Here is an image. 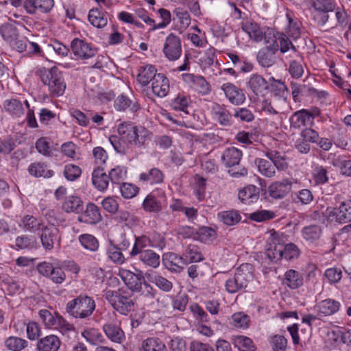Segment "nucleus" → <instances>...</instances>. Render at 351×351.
Masks as SVG:
<instances>
[{
    "label": "nucleus",
    "mask_w": 351,
    "mask_h": 351,
    "mask_svg": "<svg viewBox=\"0 0 351 351\" xmlns=\"http://www.w3.org/2000/svg\"><path fill=\"white\" fill-rule=\"evenodd\" d=\"M117 131L123 141L121 143L117 136H111L109 141L114 150L120 154H130L132 148L130 145L141 147L147 145L152 138V132L143 126H137L132 122H124L119 125Z\"/></svg>",
    "instance_id": "1"
},
{
    "label": "nucleus",
    "mask_w": 351,
    "mask_h": 351,
    "mask_svg": "<svg viewBox=\"0 0 351 351\" xmlns=\"http://www.w3.org/2000/svg\"><path fill=\"white\" fill-rule=\"evenodd\" d=\"M264 155L269 159L268 161L263 158L255 160L258 171L261 174L267 178H272L276 174V169L283 171L288 167L286 156L276 150L267 149Z\"/></svg>",
    "instance_id": "2"
},
{
    "label": "nucleus",
    "mask_w": 351,
    "mask_h": 351,
    "mask_svg": "<svg viewBox=\"0 0 351 351\" xmlns=\"http://www.w3.org/2000/svg\"><path fill=\"white\" fill-rule=\"evenodd\" d=\"M38 314L45 328L58 330L69 339L76 336L77 331L73 324L69 323L59 313L52 314L47 309H41Z\"/></svg>",
    "instance_id": "3"
},
{
    "label": "nucleus",
    "mask_w": 351,
    "mask_h": 351,
    "mask_svg": "<svg viewBox=\"0 0 351 351\" xmlns=\"http://www.w3.org/2000/svg\"><path fill=\"white\" fill-rule=\"evenodd\" d=\"M253 267L251 264L241 265L225 282V289L229 293H235L245 289L253 280Z\"/></svg>",
    "instance_id": "4"
},
{
    "label": "nucleus",
    "mask_w": 351,
    "mask_h": 351,
    "mask_svg": "<svg viewBox=\"0 0 351 351\" xmlns=\"http://www.w3.org/2000/svg\"><path fill=\"white\" fill-rule=\"evenodd\" d=\"M40 80L48 87L50 95L53 97L62 96L66 90V82L62 71L53 66L41 72Z\"/></svg>",
    "instance_id": "5"
},
{
    "label": "nucleus",
    "mask_w": 351,
    "mask_h": 351,
    "mask_svg": "<svg viewBox=\"0 0 351 351\" xmlns=\"http://www.w3.org/2000/svg\"><path fill=\"white\" fill-rule=\"evenodd\" d=\"M95 308L94 300L85 295H80L68 302L66 311L75 318L85 319L90 316Z\"/></svg>",
    "instance_id": "6"
},
{
    "label": "nucleus",
    "mask_w": 351,
    "mask_h": 351,
    "mask_svg": "<svg viewBox=\"0 0 351 351\" xmlns=\"http://www.w3.org/2000/svg\"><path fill=\"white\" fill-rule=\"evenodd\" d=\"M165 191L156 188L148 193L142 203V208L146 213L158 214L167 204Z\"/></svg>",
    "instance_id": "7"
},
{
    "label": "nucleus",
    "mask_w": 351,
    "mask_h": 351,
    "mask_svg": "<svg viewBox=\"0 0 351 351\" xmlns=\"http://www.w3.org/2000/svg\"><path fill=\"white\" fill-rule=\"evenodd\" d=\"M104 298L112 308L122 315H128L133 310L134 302L128 296L121 295L117 291L107 290Z\"/></svg>",
    "instance_id": "8"
},
{
    "label": "nucleus",
    "mask_w": 351,
    "mask_h": 351,
    "mask_svg": "<svg viewBox=\"0 0 351 351\" xmlns=\"http://www.w3.org/2000/svg\"><path fill=\"white\" fill-rule=\"evenodd\" d=\"M165 246V240L160 234H155L153 238L147 235L135 237V242L130 252L131 257H135L141 252L145 251L147 247L162 249Z\"/></svg>",
    "instance_id": "9"
},
{
    "label": "nucleus",
    "mask_w": 351,
    "mask_h": 351,
    "mask_svg": "<svg viewBox=\"0 0 351 351\" xmlns=\"http://www.w3.org/2000/svg\"><path fill=\"white\" fill-rule=\"evenodd\" d=\"M162 53L169 61L175 62L179 60L182 53L180 36L173 33L169 34L165 39Z\"/></svg>",
    "instance_id": "10"
},
{
    "label": "nucleus",
    "mask_w": 351,
    "mask_h": 351,
    "mask_svg": "<svg viewBox=\"0 0 351 351\" xmlns=\"http://www.w3.org/2000/svg\"><path fill=\"white\" fill-rule=\"evenodd\" d=\"M241 29L252 41L260 43L265 40L266 44H269V40L267 38L268 27H261L258 23L252 21H246L241 23Z\"/></svg>",
    "instance_id": "11"
},
{
    "label": "nucleus",
    "mask_w": 351,
    "mask_h": 351,
    "mask_svg": "<svg viewBox=\"0 0 351 351\" xmlns=\"http://www.w3.org/2000/svg\"><path fill=\"white\" fill-rule=\"evenodd\" d=\"M54 5V0H25L24 10L27 14L38 16L49 14Z\"/></svg>",
    "instance_id": "12"
},
{
    "label": "nucleus",
    "mask_w": 351,
    "mask_h": 351,
    "mask_svg": "<svg viewBox=\"0 0 351 351\" xmlns=\"http://www.w3.org/2000/svg\"><path fill=\"white\" fill-rule=\"evenodd\" d=\"M247 87L257 99L263 98L267 93L269 85L261 75L258 73L252 74L247 81Z\"/></svg>",
    "instance_id": "13"
},
{
    "label": "nucleus",
    "mask_w": 351,
    "mask_h": 351,
    "mask_svg": "<svg viewBox=\"0 0 351 351\" xmlns=\"http://www.w3.org/2000/svg\"><path fill=\"white\" fill-rule=\"evenodd\" d=\"M71 49L76 59L80 60L91 58L97 53L96 47L79 38H74L71 41Z\"/></svg>",
    "instance_id": "14"
},
{
    "label": "nucleus",
    "mask_w": 351,
    "mask_h": 351,
    "mask_svg": "<svg viewBox=\"0 0 351 351\" xmlns=\"http://www.w3.org/2000/svg\"><path fill=\"white\" fill-rule=\"evenodd\" d=\"M228 101L234 106H241L245 101L244 90L232 83H225L221 87Z\"/></svg>",
    "instance_id": "15"
},
{
    "label": "nucleus",
    "mask_w": 351,
    "mask_h": 351,
    "mask_svg": "<svg viewBox=\"0 0 351 351\" xmlns=\"http://www.w3.org/2000/svg\"><path fill=\"white\" fill-rule=\"evenodd\" d=\"M45 225L46 223L42 218L32 215H25L21 217L19 224L24 232L33 234H40Z\"/></svg>",
    "instance_id": "16"
},
{
    "label": "nucleus",
    "mask_w": 351,
    "mask_h": 351,
    "mask_svg": "<svg viewBox=\"0 0 351 351\" xmlns=\"http://www.w3.org/2000/svg\"><path fill=\"white\" fill-rule=\"evenodd\" d=\"M266 45L265 47L257 52L256 60L262 67L268 68L275 64V54L278 51V47L276 45H270V43Z\"/></svg>",
    "instance_id": "17"
},
{
    "label": "nucleus",
    "mask_w": 351,
    "mask_h": 351,
    "mask_svg": "<svg viewBox=\"0 0 351 351\" xmlns=\"http://www.w3.org/2000/svg\"><path fill=\"white\" fill-rule=\"evenodd\" d=\"M58 230L52 225L46 224L40 230L39 238L43 247L46 251H51L58 239Z\"/></svg>",
    "instance_id": "18"
},
{
    "label": "nucleus",
    "mask_w": 351,
    "mask_h": 351,
    "mask_svg": "<svg viewBox=\"0 0 351 351\" xmlns=\"http://www.w3.org/2000/svg\"><path fill=\"white\" fill-rule=\"evenodd\" d=\"M323 226L318 223H310L301 230L302 238L308 244H316L323 234Z\"/></svg>",
    "instance_id": "19"
},
{
    "label": "nucleus",
    "mask_w": 351,
    "mask_h": 351,
    "mask_svg": "<svg viewBox=\"0 0 351 351\" xmlns=\"http://www.w3.org/2000/svg\"><path fill=\"white\" fill-rule=\"evenodd\" d=\"M78 221L89 225L97 224L101 220L99 207L93 203H88L85 210L77 217Z\"/></svg>",
    "instance_id": "20"
},
{
    "label": "nucleus",
    "mask_w": 351,
    "mask_h": 351,
    "mask_svg": "<svg viewBox=\"0 0 351 351\" xmlns=\"http://www.w3.org/2000/svg\"><path fill=\"white\" fill-rule=\"evenodd\" d=\"M165 178V173L162 170L153 167L141 173L138 176V180L143 184L153 186L163 183Z\"/></svg>",
    "instance_id": "21"
},
{
    "label": "nucleus",
    "mask_w": 351,
    "mask_h": 351,
    "mask_svg": "<svg viewBox=\"0 0 351 351\" xmlns=\"http://www.w3.org/2000/svg\"><path fill=\"white\" fill-rule=\"evenodd\" d=\"M292 188V182L288 179L276 181L268 189L269 195L274 199H282L286 197Z\"/></svg>",
    "instance_id": "22"
},
{
    "label": "nucleus",
    "mask_w": 351,
    "mask_h": 351,
    "mask_svg": "<svg viewBox=\"0 0 351 351\" xmlns=\"http://www.w3.org/2000/svg\"><path fill=\"white\" fill-rule=\"evenodd\" d=\"M341 304L339 301L328 298L320 301L315 306V311L319 316H330L339 311Z\"/></svg>",
    "instance_id": "23"
},
{
    "label": "nucleus",
    "mask_w": 351,
    "mask_h": 351,
    "mask_svg": "<svg viewBox=\"0 0 351 351\" xmlns=\"http://www.w3.org/2000/svg\"><path fill=\"white\" fill-rule=\"evenodd\" d=\"M211 112L213 119L221 125L230 126L232 125V115L226 106L215 103L212 106Z\"/></svg>",
    "instance_id": "24"
},
{
    "label": "nucleus",
    "mask_w": 351,
    "mask_h": 351,
    "mask_svg": "<svg viewBox=\"0 0 351 351\" xmlns=\"http://www.w3.org/2000/svg\"><path fill=\"white\" fill-rule=\"evenodd\" d=\"M169 80L163 73H158L152 82V93L158 97H165L169 92Z\"/></svg>",
    "instance_id": "25"
},
{
    "label": "nucleus",
    "mask_w": 351,
    "mask_h": 351,
    "mask_svg": "<svg viewBox=\"0 0 351 351\" xmlns=\"http://www.w3.org/2000/svg\"><path fill=\"white\" fill-rule=\"evenodd\" d=\"M260 189L255 185L250 184L240 189L238 193L239 199L245 204L256 202L259 199Z\"/></svg>",
    "instance_id": "26"
},
{
    "label": "nucleus",
    "mask_w": 351,
    "mask_h": 351,
    "mask_svg": "<svg viewBox=\"0 0 351 351\" xmlns=\"http://www.w3.org/2000/svg\"><path fill=\"white\" fill-rule=\"evenodd\" d=\"M103 330L107 337L112 342L122 343L125 335L121 328L115 323H107L103 326Z\"/></svg>",
    "instance_id": "27"
},
{
    "label": "nucleus",
    "mask_w": 351,
    "mask_h": 351,
    "mask_svg": "<svg viewBox=\"0 0 351 351\" xmlns=\"http://www.w3.org/2000/svg\"><path fill=\"white\" fill-rule=\"evenodd\" d=\"M109 176L107 175L104 168L97 167L92 173V182L94 186L99 191H105L109 185Z\"/></svg>",
    "instance_id": "28"
},
{
    "label": "nucleus",
    "mask_w": 351,
    "mask_h": 351,
    "mask_svg": "<svg viewBox=\"0 0 351 351\" xmlns=\"http://www.w3.org/2000/svg\"><path fill=\"white\" fill-rule=\"evenodd\" d=\"M289 56L293 60L289 61V72L293 77L298 79L304 73L302 56L298 50H293Z\"/></svg>",
    "instance_id": "29"
},
{
    "label": "nucleus",
    "mask_w": 351,
    "mask_h": 351,
    "mask_svg": "<svg viewBox=\"0 0 351 351\" xmlns=\"http://www.w3.org/2000/svg\"><path fill=\"white\" fill-rule=\"evenodd\" d=\"M60 345L61 341L58 336L49 335L38 341L37 350L38 351H58Z\"/></svg>",
    "instance_id": "30"
},
{
    "label": "nucleus",
    "mask_w": 351,
    "mask_h": 351,
    "mask_svg": "<svg viewBox=\"0 0 351 351\" xmlns=\"http://www.w3.org/2000/svg\"><path fill=\"white\" fill-rule=\"evenodd\" d=\"M119 274L125 284L133 292L135 291L141 290L142 288V279L143 278L142 276L136 275L134 273L126 269L120 271Z\"/></svg>",
    "instance_id": "31"
},
{
    "label": "nucleus",
    "mask_w": 351,
    "mask_h": 351,
    "mask_svg": "<svg viewBox=\"0 0 351 351\" xmlns=\"http://www.w3.org/2000/svg\"><path fill=\"white\" fill-rule=\"evenodd\" d=\"M242 156L243 154L240 149L234 147H230L223 151L221 160L226 167H231L239 164Z\"/></svg>",
    "instance_id": "32"
},
{
    "label": "nucleus",
    "mask_w": 351,
    "mask_h": 351,
    "mask_svg": "<svg viewBox=\"0 0 351 351\" xmlns=\"http://www.w3.org/2000/svg\"><path fill=\"white\" fill-rule=\"evenodd\" d=\"M156 75L158 73L155 66L147 64L139 68L137 80L143 86H145L152 82Z\"/></svg>",
    "instance_id": "33"
},
{
    "label": "nucleus",
    "mask_w": 351,
    "mask_h": 351,
    "mask_svg": "<svg viewBox=\"0 0 351 351\" xmlns=\"http://www.w3.org/2000/svg\"><path fill=\"white\" fill-rule=\"evenodd\" d=\"M3 107L5 110L12 117L20 118L25 113L22 101L16 98L5 99L3 102Z\"/></svg>",
    "instance_id": "34"
},
{
    "label": "nucleus",
    "mask_w": 351,
    "mask_h": 351,
    "mask_svg": "<svg viewBox=\"0 0 351 351\" xmlns=\"http://www.w3.org/2000/svg\"><path fill=\"white\" fill-rule=\"evenodd\" d=\"M204 259L198 247L195 245H189L185 249L182 256L180 257V262L184 265L201 261Z\"/></svg>",
    "instance_id": "35"
},
{
    "label": "nucleus",
    "mask_w": 351,
    "mask_h": 351,
    "mask_svg": "<svg viewBox=\"0 0 351 351\" xmlns=\"http://www.w3.org/2000/svg\"><path fill=\"white\" fill-rule=\"evenodd\" d=\"M291 128L300 129L311 123L308 110L302 109L295 112L289 118Z\"/></svg>",
    "instance_id": "36"
},
{
    "label": "nucleus",
    "mask_w": 351,
    "mask_h": 351,
    "mask_svg": "<svg viewBox=\"0 0 351 351\" xmlns=\"http://www.w3.org/2000/svg\"><path fill=\"white\" fill-rule=\"evenodd\" d=\"M28 172L31 176L36 178H49L54 175L53 170L49 169L46 164L40 162L30 164L28 167Z\"/></svg>",
    "instance_id": "37"
},
{
    "label": "nucleus",
    "mask_w": 351,
    "mask_h": 351,
    "mask_svg": "<svg viewBox=\"0 0 351 351\" xmlns=\"http://www.w3.org/2000/svg\"><path fill=\"white\" fill-rule=\"evenodd\" d=\"M274 37L275 38L274 42L273 43H270V45H277L280 53H285L288 51L291 50V54H293V50H297L295 47L293 45L285 34L282 32H277L274 34Z\"/></svg>",
    "instance_id": "38"
},
{
    "label": "nucleus",
    "mask_w": 351,
    "mask_h": 351,
    "mask_svg": "<svg viewBox=\"0 0 351 351\" xmlns=\"http://www.w3.org/2000/svg\"><path fill=\"white\" fill-rule=\"evenodd\" d=\"M83 202L77 195H69L65 197L62 202V208L67 213H78L82 210Z\"/></svg>",
    "instance_id": "39"
},
{
    "label": "nucleus",
    "mask_w": 351,
    "mask_h": 351,
    "mask_svg": "<svg viewBox=\"0 0 351 351\" xmlns=\"http://www.w3.org/2000/svg\"><path fill=\"white\" fill-rule=\"evenodd\" d=\"M88 20L93 26L97 28H103L108 24L106 13L99 8H93L89 11Z\"/></svg>",
    "instance_id": "40"
},
{
    "label": "nucleus",
    "mask_w": 351,
    "mask_h": 351,
    "mask_svg": "<svg viewBox=\"0 0 351 351\" xmlns=\"http://www.w3.org/2000/svg\"><path fill=\"white\" fill-rule=\"evenodd\" d=\"M269 83L271 90L274 95L282 101H286L287 97L289 95V90L285 82L279 80H276L274 77H271L269 80Z\"/></svg>",
    "instance_id": "41"
},
{
    "label": "nucleus",
    "mask_w": 351,
    "mask_h": 351,
    "mask_svg": "<svg viewBox=\"0 0 351 351\" xmlns=\"http://www.w3.org/2000/svg\"><path fill=\"white\" fill-rule=\"evenodd\" d=\"M138 259L146 266L157 268L160 265V256L152 250L141 252L137 254Z\"/></svg>",
    "instance_id": "42"
},
{
    "label": "nucleus",
    "mask_w": 351,
    "mask_h": 351,
    "mask_svg": "<svg viewBox=\"0 0 351 351\" xmlns=\"http://www.w3.org/2000/svg\"><path fill=\"white\" fill-rule=\"evenodd\" d=\"M145 277L150 282L155 284L156 286L163 291L169 292L172 289V282L156 272L147 273Z\"/></svg>",
    "instance_id": "43"
},
{
    "label": "nucleus",
    "mask_w": 351,
    "mask_h": 351,
    "mask_svg": "<svg viewBox=\"0 0 351 351\" xmlns=\"http://www.w3.org/2000/svg\"><path fill=\"white\" fill-rule=\"evenodd\" d=\"M302 275L294 269H289L285 274V283L291 289H297L303 285Z\"/></svg>",
    "instance_id": "44"
},
{
    "label": "nucleus",
    "mask_w": 351,
    "mask_h": 351,
    "mask_svg": "<svg viewBox=\"0 0 351 351\" xmlns=\"http://www.w3.org/2000/svg\"><path fill=\"white\" fill-rule=\"evenodd\" d=\"M191 104L190 96L184 93H179L171 101V106L175 110L182 111L185 114H189L187 110Z\"/></svg>",
    "instance_id": "45"
},
{
    "label": "nucleus",
    "mask_w": 351,
    "mask_h": 351,
    "mask_svg": "<svg viewBox=\"0 0 351 351\" xmlns=\"http://www.w3.org/2000/svg\"><path fill=\"white\" fill-rule=\"evenodd\" d=\"M141 351H167V348L159 338L149 337L143 341Z\"/></svg>",
    "instance_id": "46"
},
{
    "label": "nucleus",
    "mask_w": 351,
    "mask_h": 351,
    "mask_svg": "<svg viewBox=\"0 0 351 351\" xmlns=\"http://www.w3.org/2000/svg\"><path fill=\"white\" fill-rule=\"evenodd\" d=\"M286 17L288 21V25L286 29L287 33L289 37L295 40L298 38L301 34L300 23L289 12L286 14Z\"/></svg>",
    "instance_id": "47"
},
{
    "label": "nucleus",
    "mask_w": 351,
    "mask_h": 351,
    "mask_svg": "<svg viewBox=\"0 0 351 351\" xmlns=\"http://www.w3.org/2000/svg\"><path fill=\"white\" fill-rule=\"evenodd\" d=\"M220 221L227 226H234L241 220V216L238 211L230 210L222 211L218 213Z\"/></svg>",
    "instance_id": "48"
},
{
    "label": "nucleus",
    "mask_w": 351,
    "mask_h": 351,
    "mask_svg": "<svg viewBox=\"0 0 351 351\" xmlns=\"http://www.w3.org/2000/svg\"><path fill=\"white\" fill-rule=\"evenodd\" d=\"M232 343L235 348L240 351H255L256 348L252 340L245 336H235L232 339Z\"/></svg>",
    "instance_id": "49"
},
{
    "label": "nucleus",
    "mask_w": 351,
    "mask_h": 351,
    "mask_svg": "<svg viewBox=\"0 0 351 351\" xmlns=\"http://www.w3.org/2000/svg\"><path fill=\"white\" fill-rule=\"evenodd\" d=\"M5 346L11 351H21L28 346V341L19 337L10 336L5 339Z\"/></svg>",
    "instance_id": "50"
},
{
    "label": "nucleus",
    "mask_w": 351,
    "mask_h": 351,
    "mask_svg": "<svg viewBox=\"0 0 351 351\" xmlns=\"http://www.w3.org/2000/svg\"><path fill=\"white\" fill-rule=\"evenodd\" d=\"M82 246L89 251L95 252L99 248V241L95 237L90 234H82L78 237Z\"/></svg>",
    "instance_id": "51"
},
{
    "label": "nucleus",
    "mask_w": 351,
    "mask_h": 351,
    "mask_svg": "<svg viewBox=\"0 0 351 351\" xmlns=\"http://www.w3.org/2000/svg\"><path fill=\"white\" fill-rule=\"evenodd\" d=\"M250 317L243 312H237L231 316L230 324L232 326L239 328L246 329L249 326Z\"/></svg>",
    "instance_id": "52"
},
{
    "label": "nucleus",
    "mask_w": 351,
    "mask_h": 351,
    "mask_svg": "<svg viewBox=\"0 0 351 351\" xmlns=\"http://www.w3.org/2000/svg\"><path fill=\"white\" fill-rule=\"evenodd\" d=\"M282 254V259L291 261L298 258L300 254V250L295 243H289L286 244L283 248L280 247Z\"/></svg>",
    "instance_id": "53"
},
{
    "label": "nucleus",
    "mask_w": 351,
    "mask_h": 351,
    "mask_svg": "<svg viewBox=\"0 0 351 351\" xmlns=\"http://www.w3.org/2000/svg\"><path fill=\"white\" fill-rule=\"evenodd\" d=\"M108 176L112 184H121L127 178V169L124 167L117 166L110 169Z\"/></svg>",
    "instance_id": "54"
},
{
    "label": "nucleus",
    "mask_w": 351,
    "mask_h": 351,
    "mask_svg": "<svg viewBox=\"0 0 351 351\" xmlns=\"http://www.w3.org/2000/svg\"><path fill=\"white\" fill-rule=\"evenodd\" d=\"M293 201L298 205H308L313 200V195L311 190L303 189L292 195Z\"/></svg>",
    "instance_id": "55"
},
{
    "label": "nucleus",
    "mask_w": 351,
    "mask_h": 351,
    "mask_svg": "<svg viewBox=\"0 0 351 351\" xmlns=\"http://www.w3.org/2000/svg\"><path fill=\"white\" fill-rule=\"evenodd\" d=\"M0 34L4 40L12 43L18 37V31L13 25L5 23L0 26Z\"/></svg>",
    "instance_id": "56"
},
{
    "label": "nucleus",
    "mask_w": 351,
    "mask_h": 351,
    "mask_svg": "<svg viewBox=\"0 0 351 351\" xmlns=\"http://www.w3.org/2000/svg\"><path fill=\"white\" fill-rule=\"evenodd\" d=\"M338 220L346 223L351 221V200L347 199L342 202L338 208L337 213Z\"/></svg>",
    "instance_id": "57"
},
{
    "label": "nucleus",
    "mask_w": 351,
    "mask_h": 351,
    "mask_svg": "<svg viewBox=\"0 0 351 351\" xmlns=\"http://www.w3.org/2000/svg\"><path fill=\"white\" fill-rule=\"evenodd\" d=\"M121 251L117 245L111 243L107 250L108 257L114 263L121 265L125 261V256Z\"/></svg>",
    "instance_id": "58"
},
{
    "label": "nucleus",
    "mask_w": 351,
    "mask_h": 351,
    "mask_svg": "<svg viewBox=\"0 0 351 351\" xmlns=\"http://www.w3.org/2000/svg\"><path fill=\"white\" fill-rule=\"evenodd\" d=\"M82 336L87 342L93 345H96L98 343H102L104 341L101 333L95 328L85 329L82 332Z\"/></svg>",
    "instance_id": "59"
},
{
    "label": "nucleus",
    "mask_w": 351,
    "mask_h": 351,
    "mask_svg": "<svg viewBox=\"0 0 351 351\" xmlns=\"http://www.w3.org/2000/svg\"><path fill=\"white\" fill-rule=\"evenodd\" d=\"M336 5L335 0H312V7L315 11L332 12Z\"/></svg>",
    "instance_id": "60"
},
{
    "label": "nucleus",
    "mask_w": 351,
    "mask_h": 351,
    "mask_svg": "<svg viewBox=\"0 0 351 351\" xmlns=\"http://www.w3.org/2000/svg\"><path fill=\"white\" fill-rule=\"evenodd\" d=\"M313 178L317 185L324 184L328 182L327 169L321 165H317L313 170Z\"/></svg>",
    "instance_id": "61"
},
{
    "label": "nucleus",
    "mask_w": 351,
    "mask_h": 351,
    "mask_svg": "<svg viewBox=\"0 0 351 351\" xmlns=\"http://www.w3.org/2000/svg\"><path fill=\"white\" fill-rule=\"evenodd\" d=\"M63 173L67 180L73 182L81 176L82 169L77 165L67 164L64 166Z\"/></svg>",
    "instance_id": "62"
},
{
    "label": "nucleus",
    "mask_w": 351,
    "mask_h": 351,
    "mask_svg": "<svg viewBox=\"0 0 351 351\" xmlns=\"http://www.w3.org/2000/svg\"><path fill=\"white\" fill-rule=\"evenodd\" d=\"M269 341L273 351H286L287 339L283 335H272L269 337Z\"/></svg>",
    "instance_id": "63"
},
{
    "label": "nucleus",
    "mask_w": 351,
    "mask_h": 351,
    "mask_svg": "<svg viewBox=\"0 0 351 351\" xmlns=\"http://www.w3.org/2000/svg\"><path fill=\"white\" fill-rule=\"evenodd\" d=\"M215 58V49L210 47L204 51V55L199 59V64L202 68L206 69L213 64Z\"/></svg>",
    "instance_id": "64"
}]
</instances>
